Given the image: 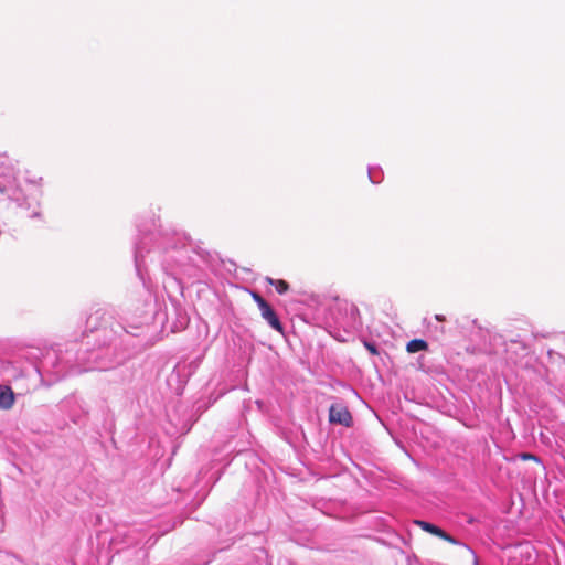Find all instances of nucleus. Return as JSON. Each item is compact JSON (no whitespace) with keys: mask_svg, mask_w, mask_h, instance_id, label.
Here are the masks:
<instances>
[{"mask_svg":"<svg viewBox=\"0 0 565 565\" xmlns=\"http://www.w3.org/2000/svg\"><path fill=\"white\" fill-rule=\"evenodd\" d=\"M253 299L258 305L262 317L268 322V324L279 333H282V323L280 322L278 316L276 315L271 306L256 292L253 294Z\"/></svg>","mask_w":565,"mask_h":565,"instance_id":"1","label":"nucleus"},{"mask_svg":"<svg viewBox=\"0 0 565 565\" xmlns=\"http://www.w3.org/2000/svg\"><path fill=\"white\" fill-rule=\"evenodd\" d=\"M329 422L345 427L353 425V417L349 408L343 404H332L329 409Z\"/></svg>","mask_w":565,"mask_h":565,"instance_id":"2","label":"nucleus"},{"mask_svg":"<svg viewBox=\"0 0 565 565\" xmlns=\"http://www.w3.org/2000/svg\"><path fill=\"white\" fill-rule=\"evenodd\" d=\"M14 404V394L8 386H0V408L9 409Z\"/></svg>","mask_w":565,"mask_h":565,"instance_id":"3","label":"nucleus"},{"mask_svg":"<svg viewBox=\"0 0 565 565\" xmlns=\"http://www.w3.org/2000/svg\"><path fill=\"white\" fill-rule=\"evenodd\" d=\"M427 349H428V343L422 339H413L406 345V350L408 353H416L419 351H425Z\"/></svg>","mask_w":565,"mask_h":565,"instance_id":"4","label":"nucleus"},{"mask_svg":"<svg viewBox=\"0 0 565 565\" xmlns=\"http://www.w3.org/2000/svg\"><path fill=\"white\" fill-rule=\"evenodd\" d=\"M422 530L433 534V535H436L438 537H440V535H444V530L429 523V522H426V521H416L415 522Z\"/></svg>","mask_w":565,"mask_h":565,"instance_id":"5","label":"nucleus"},{"mask_svg":"<svg viewBox=\"0 0 565 565\" xmlns=\"http://www.w3.org/2000/svg\"><path fill=\"white\" fill-rule=\"evenodd\" d=\"M267 281L275 286L276 291L279 295L286 294L289 290V284L286 280L282 279H274V278H267Z\"/></svg>","mask_w":565,"mask_h":565,"instance_id":"6","label":"nucleus"},{"mask_svg":"<svg viewBox=\"0 0 565 565\" xmlns=\"http://www.w3.org/2000/svg\"><path fill=\"white\" fill-rule=\"evenodd\" d=\"M440 539H443V540H445V541H447V542H449L451 544H457L458 543L455 537H452L451 535H449L445 531H444V535H440Z\"/></svg>","mask_w":565,"mask_h":565,"instance_id":"7","label":"nucleus"},{"mask_svg":"<svg viewBox=\"0 0 565 565\" xmlns=\"http://www.w3.org/2000/svg\"><path fill=\"white\" fill-rule=\"evenodd\" d=\"M521 458H522L523 460H535V461H537L536 456H534V455H532V454H526V452H525V454H522V455H521Z\"/></svg>","mask_w":565,"mask_h":565,"instance_id":"8","label":"nucleus"},{"mask_svg":"<svg viewBox=\"0 0 565 565\" xmlns=\"http://www.w3.org/2000/svg\"><path fill=\"white\" fill-rule=\"evenodd\" d=\"M365 347L367 348V350L372 353V354H376L377 353V350L375 348L374 344H371V343H365Z\"/></svg>","mask_w":565,"mask_h":565,"instance_id":"9","label":"nucleus"},{"mask_svg":"<svg viewBox=\"0 0 565 565\" xmlns=\"http://www.w3.org/2000/svg\"><path fill=\"white\" fill-rule=\"evenodd\" d=\"M435 318H436V320H438L440 322L445 321V317L441 315H436Z\"/></svg>","mask_w":565,"mask_h":565,"instance_id":"10","label":"nucleus"}]
</instances>
